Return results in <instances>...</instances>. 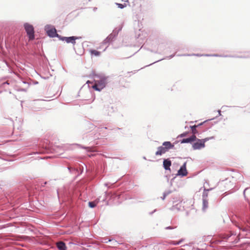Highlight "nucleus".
<instances>
[{
    "instance_id": "nucleus-1",
    "label": "nucleus",
    "mask_w": 250,
    "mask_h": 250,
    "mask_svg": "<svg viewBox=\"0 0 250 250\" xmlns=\"http://www.w3.org/2000/svg\"><path fill=\"white\" fill-rule=\"evenodd\" d=\"M174 145L169 141H165L162 145L157 147V150L155 152L156 156H161L168 152L170 149H173Z\"/></svg>"
},
{
    "instance_id": "nucleus-2",
    "label": "nucleus",
    "mask_w": 250,
    "mask_h": 250,
    "mask_svg": "<svg viewBox=\"0 0 250 250\" xmlns=\"http://www.w3.org/2000/svg\"><path fill=\"white\" fill-rule=\"evenodd\" d=\"M107 78L105 77H99L97 75H95V84L92 86L94 89L101 91L106 86Z\"/></svg>"
},
{
    "instance_id": "nucleus-3",
    "label": "nucleus",
    "mask_w": 250,
    "mask_h": 250,
    "mask_svg": "<svg viewBox=\"0 0 250 250\" xmlns=\"http://www.w3.org/2000/svg\"><path fill=\"white\" fill-rule=\"evenodd\" d=\"M23 27L29 40H34L35 39V31L33 26L27 22H26L24 23Z\"/></svg>"
},
{
    "instance_id": "nucleus-4",
    "label": "nucleus",
    "mask_w": 250,
    "mask_h": 250,
    "mask_svg": "<svg viewBox=\"0 0 250 250\" xmlns=\"http://www.w3.org/2000/svg\"><path fill=\"white\" fill-rule=\"evenodd\" d=\"M50 26V25L48 24L45 26L44 29L46 31L47 35L50 38L57 37L59 39L61 35L57 34L55 28L49 29Z\"/></svg>"
},
{
    "instance_id": "nucleus-5",
    "label": "nucleus",
    "mask_w": 250,
    "mask_h": 250,
    "mask_svg": "<svg viewBox=\"0 0 250 250\" xmlns=\"http://www.w3.org/2000/svg\"><path fill=\"white\" fill-rule=\"evenodd\" d=\"M80 37L71 36V37H62L60 36L59 40L62 41H65L67 43H71L73 45L76 44V40L81 39Z\"/></svg>"
},
{
    "instance_id": "nucleus-6",
    "label": "nucleus",
    "mask_w": 250,
    "mask_h": 250,
    "mask_svg": "<svg viewBox=\"0 0 250 250\" xmlns=\"http://www.w3.org/2000/svg\"><path fill=\"white\" fill-rule=\"evenodd\" d=\"M119 32V30H114L112 32L104 41V44L108 43L113 41L117 36Z\"/></svg>"
},
{
    "instance_id": "nucleus-7",
    "label": "nucleus",
    "mask_w": 250,
    "mask_h": 250,
    "mask_svg": "<svg viewBox=\"0 0 250 250\" xmlns=\"http://www.w3.org/2000/svg\"><path fill=\"white\" fill-rule=\"evenodd\" d=\"M187 162H185L178 170L176 175L184 177L188 175V171L186 168Z\"/></svg>"
},
{
    "instance_id": "nucleus-8",
    "label": "nucleus",
    "mask_w": 250,
    "mask_h": 250,
    "mask_svg": "<svg viewBox=\"0 0 250 250\" xmlns=\"http://www.w3.org/2000/svg\"><path fill=\"white\" fill-rule=\"evenodd\" d=\"M198 139L197 138L196 142L192 144V147L194 150L201 149L205 146V144L202 141H199Z\"/></svg>"
},
{
    "instance_id": "nucleus-9",
    "label": "nucleus",
    "mask_w": 250,
    "mask_h": 250,
    "mask_svg": "<svg viewBox=\"0 0 250 250\" xmlns=\"http://www.w3.org/2000/svg\"><path fill=\"white\" fill-rule=\"evenodd\" d=\"M173 204H175L178 201H179L180 203H177V204H176L175 205H174L171 208V209L172 210H180L182 209V208H183V207L182 206V205H181V202H182V200L181 199H180V198H179V199L178 200H175L174 199V198H173Z\"/></svg>"
},
{
    "instance_id": "nucleus-10",
    "label": "nucleus",
    "mask_w": 250,
    "mask_h": 250,
    "mask_svg": "<svg viewBox=\"0 0 250 250\" xmlns=\"http://www.w3.org/2000/svg\"><path fill=\"white\" fill-rule=\"evenodd\" d=\"M197 139V137L195 135H192L189 138H184L181 141V144L185 143H191L194 141H195Z\"/></svg>"
},
{
    "instance_id": "nucleus-11",
    "label": "nucleus",
    "mask_w": 250,
    "mask_h": 250,
    "mask_svg": "<svg viewBox=\"0 0 250 250\" xmlns=\"http://www.w3.org/2000/svg\"><path fill=\"white\" fill-rule=\"evenodd\" d=\"M163 167L165 170H170L171 161L169 159H165L163 161Z\"/></svg>"
},
{
    "instance_id": "nucleus-12",
    "label": "nucleus",
    "mask_w": 250,
    "mask_h": 250,
    "mask_svg": "<svg viewBox=\"0 0 250 250\" xmlns=\"http://www.w3.org/2000/svg\"><path fill=\"white\" fill-rule=\"evenodd\" d=\"M114 111L113 107L109 105L104 106L103 109V112L105 114L109 115Z\"/></svg>"
},
{
    "instance_id": "nucleus-13",
    "label": "nucleus",
    "mask_w": 250,
    "mask_h": 250,
    "mask_svg": "<svg viewBox=\"0 0 250 250\" xmlns=\"http://www.w3.org/2000/svg\"><path fill=\"white\" fill-rule=\"evenodd\" d=\"M57 247L59 250H66L65 244L62 241H60L57 243Z\"/></svg>"
},
{
    "instance_id": "nucleus-14",
    "label": "nucleus",
    "mask_w": 250,
    "mask_h": 250,
    "mask_svg": "<svg viewBox=\"0 0 250 250\" xmlns=\"http://www.w3.org/2000/svg\"><path fill=\"white\" fill-rule=\"evenodd\" d=\"M206 57H230V55H219L217 54H206Z\"/></svg>"
},
{
    "instance_id": "nucleus-15",
    "label": "nucleus",
    "mask_w": 250,
    "mask_h": 250,
    "mask_svg": "<svg viewBox=\"0 0 250 250\" xmlns=\"http://www.w3.org/2000/svg\"><path fill=\"white\" fill-rule=\"evenodd\" d=\"M203 207L202 210L205 211L208 208V201L207 199H203Z\"/></svg>"
},
{
    "instance_id": "nucleus-16",
    "label": "nucleus",
    "mask_w": 250,
    "mask_h": 250,
    "mask_svg": "<svg viewBox=\"0 0 250 250\" xmlns=\"http://www.w3.org/2000/svg\"><path fill=\"white\" fill-rule=\"evenodd\" d=\"M89 52L91 55H94L96 57L100 56L101 55V52L96 50L90 49Z\"/></svg>"
},
{
    "instance_id": "nucleus-17",
    "label": "nucleus",
    "mask_w": 250,
    "mask_h": 250,
    "mask_svg": "<svg viewBox=\"0 0 250 250\" xmlns=\"http://www.w3.org/2000/svg\"><path fill=\"white\" fill-rule=\"evenodd\" d=\"M206 54H183V55H178V56H194L197 57H202V56H206Z\"/></svg>"
},
{
    "instance_id": "nucleus-18",
    "label": "nucleus",
    "mask_w": 250,
    "mask_h": 250,
    "mask_svg": "<svg viewBox=\"0 0 250 250\" xmlns=\"http://www.w3.org/2000/svg\"><path fill=\"white\" fill-rule=\"evenodd\" d=\"M247 55L246 56H237V55H230V58H250V52H247Z\"/></svg>"
},
{
    "instance_id": "nucleus-19",
    "label": "nucleus",
    "mask_w": 250,
    "mask_h": 250,
    "mask_svg": "<svg viewBox=\"0 0 250 250\" xmlns=\"http://www.w3.org/2000/svg\"><path fill=\"white\" fill-rule=\"evenodd\" d=\"M197 127V125H194L192 126H190V128H191L192 133L193 135H195L196 134L198 133V131L196 129V128Z\"/></svg>"
},
{
    "instance_id": "nucleus-20",
    "label": "nucleus",
    "mask_w": 250,
    "mask_h": 250,
    "mask_svg": "<svg viewBox=\"0 0 250 250\" xmlns=\"http://www.w3.org/2000/svg\"><path fill=\"white\" fill-rule=\"evenodd\" d=\"M110 242H111V244L114 246L118 244L116 240H111V239L107 240L106 238L104 239V243H107Z\"/></svg>"
},
{
    "instance_id": "nucleus-21",
    "label": "nucleus",
    "mask_w": 250,
    "mask_h": 250,
    "mask_svg": "<svg viewBox=\"0 0 250 250\" xmlns=\"http://www.w3.org/2000/svg\"><path fill=\"white\" fill-rule=\"evenodd\" d=\"M213 138H214V137H210L205 138L203 139H198V141H202L205 144L206 142L209 141V140L213 139Z\"/></svg>"
},
{
    "instance_id": "nucleus-22",
    "label": "nucleus",
    "mask_w": 250,
    "mask_h": 250,
    "mask_svg": "<svg viewBox=\"0 0 250 250\" xmlns=\"http://www.w3.org/2000/svg\"><path fill=\"white\" fill-rule=\"evenodd\" d=\"M210 189H205L202 195V200L207 199V198L208 197V191Z\"/></svg>"
},
{
    "instance_id": "nucleus-23",
    "label": "nucleus",
    "mask_w": 250,
    "mask_h": 250,
    "mask_svg": "<svg viewBox=\"0 0 250 250\" xmlns=\"http://www.w3.org/2000/svg\"><path fill=\"white\" fill-rule=\"evenodd\" d=\"M233 235V234L231 232L228 234H224L222 236V238L224 239H228L230 236Z\"/></svg>"
},
{
    "instance_id": "nucleus-24",
    "label": "nucleus",
    "mask_w": 250,
    "mask_h": 250,
    "mask_svg": "<svg viewBox=\"0 0 250 250\" xmlns=\"http://www.w3.org/2000/svg\"><path fill=\"white\" fill-rule=\"evenodd\" d=\"M174 56H175V54H172V55H170L169 56H167L165 58H164V59H170L172 58ZM163 60H164V59H160V60H158L157 61H156V62H154L153 63H152V64H153V63H154L155 62H158L159 61H162ZM151 64H152V63Z\"/></svg>"
},
{
    "instance_id": "nucleus-25",
    "label": "nucleus",
    "mask_w": 250,
    "mask_h": 250,
    "mask_svg": "<svg viewBox=\"0 0 250 250\" xmlns=\"http://www.w3.org/2000/svg\"><path fill=\"white\" fill-rule=\"evenodd\" d=\"M67 168L69 170V172L71 173L78 172V170L77 168H72L71 167H68Z\"/></svg>"
},
{
    "instance_id": "nucleus-26",
    "label": "nucleus",
    "mask_w": 250,
    "mask_h": 250,
    "mask_svg": "<svg viewBox=\"0 0 250 250\" xmlns=\"http://www.w3.org/2000/svg\"><path fill=\"white\" fill-rule=\"evenodd\" d=\"M115 4L118 6V8H119L120 9H123L126 6L125 3L121 4V3H115Z\"/></svg>"
},
{
    "instance_id": "nucleus-27",
    "label": "nucleus",
    "mask_w": 250,
    "mask_h": 250,
    "mask_svg": "<svg viewBox=\"0 0 250 250\" xmlns=\"http://www.w3.org/2000/svg\"><path fill=\"white\" fill-rule=\"evenodd\" d=\"M88 206L90 208H94L96 207V204L94 202H89Z\"/></svg>"
},
{
    "instance_id": "nucleus-28",
    "label": "nucleus",
    "mask_w": 250,
    "mask_h": 250,
    "mask_svg": "<svg viewBox=\"0 0 250 250\" xmlns=\"http://www.w3.org/2000/svg\"><path fill=\"white\" fill-rule=\"evenodd\" d=\"M83 148L86 149L88 151H93V148L90 147H82Z\"/></svg>"
},
{
    "instance_id": "nucleus-29",
    "label": "nucleus",
    "mask_w": 250,
    "mask_h": 250,
    "mask_svg": "<svg viewBox=\"0 0 250 250\" xmlns=\"http://www.w3.org/2000/svg\"><path fill=\"white\" fill-rule=\"evenodd\" d=\"M188 132H184V133H182L181 134H180V135L179 136V137H185V136H186L188 135Z\"/></svg>"
},
{
    "instance_id": "nucleus-30",
    "label": "nucleus",
    "mask_w": 250,
    "mask_h": 250,
    "mask_svg": "<svg viewBox=\"0 0 250 250\" xmlns=\"http://www.w3.org/2000/svg\"><path fill=\"white\" fill-rule=\"evenodd\" d=\"M172 190H167V191H165L164 193H165V196H167L168 195L170 194V193H172Z\"/></svg>"
},
{
    "instance_id": "nucleus-31",
    "label": "nucleus",
    "mask_w": 250,
    "mask_h": 250,
    "mask_svg": "<svg viewBox=\"0 0 250 250\" xmlns=\"http://www.w3.org/2000/svg\"><path fill=\"white\" fill-rule=\"evenodd\" d=\"M9 83L8 81L6 82H4L3 83H2L1 86L3 87V88H6V86L7 85H9Z\"/></svg>"
},
{
    "instance_id": "nucleus-32",
    "label": "nucleus",
    "mask_w": 250,
    "mask_h": 250,
    "mask_svg": "<svg viewBox=\"0 0 250 250\" xmlns=\"http://www.w3.org/2000/svg\"><path fill=\"white\" fill-rule=\"evenodd\" d=\"M239 229H242V231H247V230H248V229H247V228H240V227H239Z\"/></svg>"
},
{
    "instance_id": "nucleus-33",
    "label": "nucleus",
    "mask_w": 250,
    "mask_h": 250,
    "mask_svg": "<svg viewBox=\"0 0 250 250\" xmlns=\"http://www.w3.org/2000/svg\"><path fill=\"white\" fill-rule=\"evenodd\" d=\"M175 178H176V177H173V178H172L171 179L170 181L169 182V184H170V186H172V182L175 179Z\"/></svg>"
},
{
    "instance_id": "nucleus-34",
    "label": "nucleus",
    "mask_w": 250,
    "mask_h": 250,
    "mask_svg": "<svg viewBox=\"0 0 250 250\" xmlns=\"http://www.w3.org/2000/svg\"><path fill=\"white\" fill-rule=\"evenodd\" d=\"M156 210H157V209H155L152 211L149 212V214L150 215H152L154 212H155L156 211Z\"/></svg>"
},
{
    "instance_id": "nucleus-35",
    "label": "nucleus",
    "mask_w": 250,
    "mask_h": 250,
    "mask_svg": "<svg viewBox=\"0 0 250 250\" xmlns=\"http://www.w3.org/2000/svg\"><path fill=\"white\" fill-rule=\"evenodd\" d=\"M166 229H173V228L171 226H169V227H166Z\"/></svg>"
},
{
    "instance_id": "nucleus-36",
    "label": "nucleus",
    "mask_w": 250,
    "mask_h": 250,
    "mask_svg": "<svg viewBox=\"0 0 250 250\" xmlns=\"http://www.w3.org/2000/svg\"><path fill=\"white\" fill-rule=\"evenodd\" d=\"M207 121H208V120L205 121V122H202V123H201L199 124V125H197V127H198V126H200V125H203L205 122H207Z\"/></svg>"
},
{
    "instance_id": "nucleus-37",
    "label": "nucleus",
    "mask_w": 250,
    "mask_h": 250,
    "mask_svg": "<svg viewBox=\"0 0 250 250\" xmlns=\"http://www.w3.org/2000/svg\"><path fill=\"white\" fill-rule=\"evenodd\" d=\"M182 241V240H180L178 242H177L176 243H174V245H179Z\"/></svg>"
},
{
    "instance_id": "nucleus-38",
    "label": "nucleus",
    "mask_w": 250,
    "mask_h": 250,
    "mask_svg": "<svg viewBox=\"0 0 250 250\" xmlns=\"http://www.w3.org/2000/svg\"><path fill=\"white\" fill-rule=\"evenodd\" d=\"M161 47V45L159 44L158 46V49L157 51H155L154 53H158V49Z\"/></svg>"
},
{
    "instance_id": "nucleus-39",
    "label": "nucleus",
    "mask_w": 250,
    "mask_h": 250,
    "mask_svg": "<svg viewBox=\"0 0 250 250\" xmlns=\"http://www.w3.org/2000/svg\"><path fill=\"white\" fill-rule=\"evenodd\" d=\"M167 196H165V193H163V196L162 197H161V198L163 200H165V199L166 198V197H167Z\"/></svg>"
},
{
    "instance_id": "nucleus-40",
    "label": "nucleus",
    "mask_w": 250,
    "mask_h": 250,
    "mask_svg": "<svg viewBox=\"0 0 250 250\" xmlns=\"http://www.w3.org/2000/svg\"><path fill=\"white\" fill-rule=\"evenodd\" d=\"M217 112H218V116H221V111L220 110H218L217 111Z\"/></svg>"
},
{
    "instance_id": "nucleus-41",
    "label": "nucleus",
    "mask_w": 250,
    "mask_h": 250,
    "mask_svg": "<svg viewBox=\"0 0 250 250\" xmlns=\"http://www.w3.org/2000/svg\"><path fill=\"white\" fill-rule=\"evenodd\" d=\"M166 178L167 179V182H169V177H168V176H166Z\"/></svg>"
},
{
    "instance_id": "nucleus-42",
    "label": "nucleus",
    "mask_w": 250,
    "mask_h": 250,
    "mask_svg": "<svg viewBox=\"0 0 250 250\" xmlns=\"http://www.w3.org/2000/svg\"><path fill=\"white\" fill-rule=\"evenodd\" d=\"M97 7H94L93 9L94 11H96L97 10Z\"/></svg>"
},
{
    "instance_id": "nucleus-43",
    "label": "nucleus",
    "mask_w": 250,
    "mask_h": 250,
    "mask_svg": "<svg viewBox=\"0 0 250 250\" xmlns=\"http://www.w3.org/2000/svg\"><path fill=\"white\" fill-rule=\"evenodd\" d=\"M104 186H105V187H108V184H107V183H105V184H104Z\"/></svg>"
},
{
    "instance_id": "nucleus-44",
    "label": "nucleus",
    "mask_w": 250,
    "mask_h": 250,
    "mask_svg": "<svg viewBox=\"0 0 250 250\" xmlns=\"http://www.w3.org/2000/svg\"><path fill=\"white\" fill-rule=\"evenodd\" d=\"M247 188L245 189L244 191V193H245V191L246 190Z\"/></svg>"
},
{
    "instance_id": "nucleus-45",
    "label": "nucleus",
    "mask_w": 250,
    "mask_h": 250,
    "mask_svg": "<svg viewBox=\"0 0 250 250\" xmlns=\"http://www.w3.org/2000/svg\"><path fill=\"white\" fill-rule=\"evenodd\" d=\"M143 158H144V159H146V157H143Z\"/></svg>"
},
{
    "instance_id": "nucleus-46",
    "label": "nucleus",
    "mask_w": 250,
    "mask_h": 250,
    "mask_svg": "<svg viewBox=\"0 0 250 250\" xmlns=\"http://www.w3.org/2000/svg\"><path fill=\"white\" fill-rule=\"evenodd\" d=\"M213 119H209V120H213Z\"/></svg>"
}]
</instances>
